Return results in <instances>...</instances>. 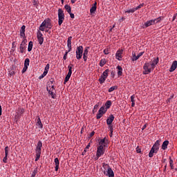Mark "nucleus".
Wrapping results in <instances>:
<instances>
[{
    "label": "nucleus",
    "mask_w": 177,
    "mask_h": 177,
    "mask_svg": "<svg viewBox=\"0 0 177 177\" xmlns=\"http://www.w3.org/2000/svg\"><path fill=\"white\" fill-rule=\"evenodd\" d=\"M26 26L23 25L20 29V37H26Z\"/></svg>",
    "instance_id": "nucleus-14"
},
{
    "label": "nucleus",
    "mask_w": 177,
    "mask_h": 177,
    "mask_svg": "<svg viewBox=\"0 0 177 177\" xmlns=\"http://www.w3.org/2000/svg\"><path fill=\"white\" fill-rule=\"evenodd\" d=\"M55 164V171H59V165H60V162L59 161V158H55L54 160Z\"/></svg>",
    "instance_id": "nucleus-16"
},
{
    "label": "nucleus",
    "mask_w": 177,
    "mask_h": 177,
    "mask_svg": "<svg viewBox=\"0 0 177 177\" xmlns=\"http://www.w3.org/2000/svg\"><path fill=\"white\" fill-rule=\"evenodd\" d=\"M63 21H64V11L62 8L58 10V24L59 26H62L63 24Z\"/></svg>",
    "instance_id": "nucleus-4"
},
{
    "label": "nucleus",
    "mask_w": 177,
    "mask_h": 177,
    "mask_svg": "<svg viewBox=\"0 0 177 177\" xmlns=\"http://www.w3.org/2000/svg\"><path fill=\"white\" fill-rule=\"evenodd\" d=\"M27 68H28V67L27 66H24L22 69V74H24V73H26V71H27Z\"/></svg>",
    "instance_id": "nucleus-53"
},
{
    "label": "nucleus",
    "mask_w": 177,
    "mask_h": 177,
    "mask_svg": "<svg viewBox=\"0 0 177 177\" xmlns=\"http://www.w3.org/2000/svg\"><path fill=\"white\" fill-rule=\"evenodd\" d=\"M30 66V59L26 58L24 61V66L28 67Z\"/></svg>",
    "instance_id": "nucleus-33"
},
{
    "label": "nucleus",
    "mask_w": 177,
    "mask_h": 177,
    "mask_svg": "<svg viewBox=\"0 0 177 177\" xmlns=\"http://www.w3.org/2000/svg\"><path fill=\"white\" fill-rule=\"evenodd\" d=\"M45 76L41 74L39 77V80H42V78H44Z\"/></svg>",
    "instance_id": "nucleus-64"
},
{
    "label": "nucleus",
    "mask_w": 177,
    "mask_h": 177,
    "mask_svg": "<svg viewBox=\"0 0 177 177\" xmlns=\"http://www.w3.org/2000/svg\"><path fill=\"white\" fill-rule=\"evenodd\" d=\"M117 70L118 77H121V75H122V67H121V66H118Z\"/></svg>",
    "instance_id": "nucleus-18"
},
{
    "label": "nucleus",
    "mask_w": 177,
    "mask_h": 177,
    "mask_svg": "<svg viewBox=\"0 0 177 177\" xmlns=\"http://www.w3.org/2000/svg\"><path fill=\"white\" fill-rule=\"evenodd\" d=\"M109 71H110V70H109V69L105 70L103 72L102 76L107 79V77H109Z\"/></svg>",
    "instance_id": "nucleus-23"
},
{
    "label": "nucleus",
    "mask_w": 177,
    "mask_h": 177,
    "mask_svg": "<svg viewBox=\"0 0 177 177\" xmlns=\"http://www.w3.org/2000/svg\"><path fill=\"white\" fill-rule=\"evenodd\" d=\"M36 150H42V141L39 140L37 142Z\"/></svg>",
    "instance_id": "nucleus-20"
},
{
    "label": "nucleus",
    "mask_w": 177,
    "mask_h": 177,
    "mask_svg": "<svg viewBox=\"0 0 177 177\" xmlns=\"http://www.w3.org/2000/svg\"><path fill=\"white\" fill-rule=\"evenodd\" d=\"M169 165L171 167V169H174V160H172V158H171V156L169 157Z\"/></svg>",
    "instance_id": "nucleus-35"
},
{
    "label": "nucleus",
    "mask_w": 177,
    "mask_h": 177,
    "mask_svg": "<svg viewBox=\"0 0 177 177\" xmlns=\"http://www.w3.org/2000/svg\"><path fill=\"white\" fill-rule=\"evenodd\" d=\"M106 59H102L100 62V67H103V66H104V64H106Z\"/></svg>",
    "instance_id": "nucleus-34"
},
{
    "label": "nucleus",
    "mask_w": 177,
    "mask_h": 177,
    "mask_svg": "<svg viewBox=\"0 0 177 177\" xmlns=\"http://www.w3.org/2000/svg\"><path fill=\"white\" fill-rule=\"evenodd\" d=\"M41 37H43L42 32H41V31L38 30V32H37V38H41Z\"/></svg>",
    "instance_id": "nucleus-48"
},
{
    "label": "nucleus",
    "mask_w": 177,
    "mask_h": 177,
    "mask_svg": "<svg viewBox=\"0 0 177 177\" xmlns=\"http://www.w3.org/2000/svg\"><path fill=\"white\" fill-rule=\"evenodd\" d=\"M50 67V65L49 64H47L44 68V71L48 72Z\"/></svg>",
    "instance_id": "nucleus-47"
},
{
    "label": "nucleus",
    "mask_w": 177,
    "mask_h": 177,
    "mask_svg": "<svg viewBox=\"0 0 177 177\" xmlns=\"http://www.w3.org/2000/svg\"><path fill=\"white\" fill-rule=\"evenodd\" d=\"M64 9L66 10V12H68V13H71V7L68 5H65L64 6Z\"/></svg>",
    "instance_id": "nucleus-29"
},
{
    "label": "nucleus",
    "mask_w": 177,
    "mask_h": 177,
    "mask_svg": "<svg viewBox=\"0 0 177 177\" xmlns=\"http://www.w3.org/2000/svg\"><path fill=\"white\" fill-rule=\"evenodd\" d=\"M68 55V52L66 51L65 54L64 55L63 59L64 60H67V55Z\"/></svg>",
    "instance_id": "nucleus-50"
},
{
    "label": "nucleus",
    "mask_w": 177,
    "mask_h": 177,
    "mask_svg": "<svg viewBox=\"0 0 177 177\" xmlns=\"http://www.w3.org/2000/svg\"><path fill=\"white\" fill-rule=\"evenodd\" d=\"M161 20H162V18L161 17H159L156 19H154L153 21H154L155 24H157V23L161 22Z\"/></svg>",
    "instance_id": "nucleus-36"
},
{
    "label": "nucleus",
    "mask_w": 177,
    "mask_h": 177,
    "mask_svg": "<svg viewBox=\"0 0 177 177\" xmlns=\"http://www.w3.org/2000/svg\"><path fill=\"white\" fill-rule=\"evenodd\" d=\"M99 108V105L95 104L94 106V108L93 109V113L95 114V113H96V111H97V109Z\"/></svg>",
    "instance_id": "nucleus-42"
},
{
    "label": "nucleus",
    "mask_w": 177,
    "mask_h": 177,
    "mask_svg": "<svg viewBox=\"0 0 177 177\" xmlns=\"http://www.w3.org/2000/svg\"><path fill=\"white\" fill-rule=\"evenodd\" d=\"M109 125V129L110 131V132H111V133H113V127L111 124H108Z\"/></svg>",
    "instance_id": "nucleus-51"
},
{
    "label": "nucleus",
    "mask_w": 177,
    "mask_h": 177,
    "mask_svg": "<svg viewBox=\"0 0 177 177\" xmlns=\"http://www.w3.org/2000/svg\"><path fill=\"white\" fill-rule=\"evenodd\" d=\"M52 27V21L50 19L47 18L41 23L39 30H40V31H45V28H49V30H50Z\"/></svg>",
    "instance_id": "nucleus-2"
},
{
    "label": "nucleus",
    "mask_w": 177,
    "mask_h": 177,
    "mask_svg": "<svg viewBox=\"0 0 177 177\" xmlns=\"http://www.w3.org/2000/svg\"><path fill=\"white\" fill-rule=\"evenodd\" d=\"M161 141L158 140L156 141V142L153 144V147H151L152 149H153L156 153H158V150H160V142Z\"/></svg>",
    "instance_id": "nucleus-8"
},
{
    "label": "nucleus",
    "mask_w": 177,
    "mask_h": 177,
    "mask_svg": "<svg viewBox=\"0 0 177 177\" xmlns=\"http://www.w3.org/2000/svg\"><path fill=\"white\" fill-rule=\"evenodd\" d=\"M158 62H160V59L158 57H157L156 59H153L152 62L145 63L143 66V74L146 75V74H149V73L152 72L153 70L156 68V66L158 64Z\"/></svg>",
    "instance_id": "nucleus-1"
},
{
    "label": "nucleus",
    "mask_w": 177,
    "mask_h": 177,
    "mask_svg": "<svg viewBox=\"0 0 177 177\" xmlns=\"http://www.w3.org/2000/svg\"><path fill=\"white\" fill-rule=\"evenodd\" d=\"M39 158H41V156L36 155L35 161H38L39 160Z\"/></svg>",
    "instance_id": "nucleus-58"
},
{
    "label": "nucleus",
    "mask_w": 177,
    "mask_h": 177,
    "mask_svg": "<svg viewBox=\"0 0 177 177\" xmlns=\"http://www.w3.org/2000/svg\"><path fill=\"white\" fill-rule=\"evenodd\" d=\"M109 145V140L106 138L101 139L99 142V146H103V147H106Z\"/></svg>",
    "instance_id": "nucleus-9"
},
{
    "label": "nucleus",
    "mask_w": 177,
    "mask_h": 177,
    "mask_svg": "<svg viewBox=\"0 0 177 177\" xmlns=\"http://www.w3.org/2000/svg\"><path fill=\"white\" fill-rule=\"evenodd\" d=\"M114 115L111 114L109 118L106 119V124L107 125H111L113 124V121H114Z\"/></svg>",
    "instance_id": "nucleus-12"
},
{
    "label": "nucleus",
    "mask_w": 177,
    "mask_h": 177,
    "mask_svg": "<svg viewBox=\"0 0 177 177\" xmlns=\"http://www.w3.org/2000/svg\"><path fill=\"white\" fill-rule=\"evenodd\" d=\"M145 53V52H140L138 53V55L136 56V54L133 52L132 53V57H131V60L132 62H136V60H138L139 59V57L143 56V54Z\"/></svg>",
    "instance_id": "nucleus-7"
},
{
    "label": "nucleus",
    "mask_w": 177,
    "mask_h": 177,
    "mask_svg": "<svg viewBox=\"0 0 177 177\" xmlns=\"http://www.w3.org/2000/svg\"><path fill=\"white\" fill-rule=\"evenodd\" d=\"M9 155V147H5V156H8Z\"/></svg>",
    "instance_id": "nucleus-41"
},
{
    "label": "nucleus",
    "mask_w": 177,
    "mask_h": 177,
    "mask_svg": "<svg viewBox=\"0 0 177 177\" xmlns=\"http://www.w3.org/2000/svg\"><path fill=\"white\" fill-rule=\"evenodd\" d=\"M48 94L50 95L52 99H56V93H54L52 91H48Z\"/></svg>",
    "instance_id": "nucleus-37"
},
{
    "label": "nucleus",
    "mask_w": 177,
    "mask_h": 177,
    "mask_svg": "<svg viewBox=\"0 0 177 177\" xmlns=\"http://www.w3.org/2000/svg\"><path fill=\"white\" fill-rule=\"evenodd\" d=\"M95 135V131H92L89 136H88V139H91V138H92V136H93Z\"/></svg>",
    "instance_id": "nucleus-55"
},
{
    "label": "nucleus",
    "mask_w": 177,
    "mask_h": 177,
    "mask_svg": "<svg viewBox=\"0 0 177 177\" xmlns=\"http://www.w3.org/2000/svg\"><path fill=\"white\" fill-rule=\"evenodd\" d=\"M104 55H109V50L104 49Z\"/></svg>",
    "instance_id": "nucleus-61"
},
{
    "label": "nucleus",
    "mask_w": 177,
    "mask_h": 177,
    "mask_svg": "<svg viewBox=\"0 0 177 177\" xmlns=\"http://www.w3.org/2000/svg\"><path fill=\"white\" fill-rule=\"evenodd\" d=\"M83 59L85 62H86V60H88V55H83Z\"/></svg>",
    "instance_id": "nucleus-59"
},
{
    "label": "nucleus",
    "mask_w": 177,
    "mask_h": 177,
    "mask_svg": "<svg viewBox=\"0 0 177 177\" xmlns=\"http://www.w3.org/2000/svg\"><path fill=\"white\" fill-rule=\"evenodd\" d=\"M106 80H107L106 77H104V76L101 75L98 80L100 84H104Z\"/></svg>",
    "instance_id": "nucleus-22"
},
{
    "label": "nucleus",
    "mask_w": 177,
    "mask_h": 177,
    "mask_svg": "<svg viewBox=\"0 0 177 177\" xmlns=\"http://www.w3.org/2000/svg\"><path fill=\"white\" fill-rule=\"evenodd\" d=\"M176 68H177V61H174L169 71L170 73H174V71H175Z\"/></svg>",
    "instance_id": "nucleus-11"
},
{
    "label": "nucleus",
    "mask_w": 177,
    "mask_h": 177,
    "mask_svg": "<svg viewBox=\"0 0 177 177\" xmlns=\"http://www.w3.org/2000/svg\"><path fill=\"white\" fill-rule=\"evenodd\" d=\"M147 128V124H145L142 127V131H145Z\"/></svg>",
    "instance_id": "nucleus-60"
},
{
    "label": "nucleus",
    "mask_w": 177,
    "mask_h": 177,
    "mask_svg": "<svg viewBox=\"0 0 177 177\" xmlns=\"http://www.w3.org/2000/svg\"><path fill=\"white\" fill-rule=\"evenodd\" d=\"M41 151L42 149H35L36 156H41Z\"/></svg>",
    "instance_id": "nucleus-45"
},
{
    "label": "nucleus",
    "mask_w": 177,
    "mask_h": 177,
    "mask_svg": "<svg viewBox=\"0 0 177 177\" xmlns=\"http://www.w3.org/2000/svg\"><path fill=\"white\" fill-rule=\"evenodd\" d=\"M154 153H157V152H156L155 150H153V149H152L151 148V150H150V151H149V158H152L153 156H154Z\"/></svg>",
    "instance_id": "nucleus-26"
},
{
    "label": "nucleus",
    "mask_w": 177,
    "mask_h": 177,
    "mask_svg": "<svg viewBox=\"0 0 177 177\" xmlns=\"http://www.w3.org/2000/svg\"><path fill=\"white\" fill-rule=\"evenodd\" d=\"M131 102H135V95H133L131 96Z\"/></svg>",
    "instance_id": "nucleus-56"
},
{
    "label": "nucleus",
    "mask_w": 177,
    "mask_h": 177,
    "mask_svg": "<svg viewBox=\"0 0 177 177\" xmlns=\"http://www.w3.org/2000/svg\"><path fill=\"white\" fill-rule=\"evenodd\" d=\"M3 162H4L5 164L8 162V156H5V157L3 158Z\"/></svg>",
    "instance_id": "nucleus-54"
},
{
    "label": "nucleus",
    "mask_w": 177,
    "mask_h": 177,
    "mask_svg": "<svg viewBox=\"0 0 177 177\" xmlns=\"http://www.w3.org/2000/svg\"><path fill=\"white\" fill-rule=\"evenodd\" d=\"M82 53H84V47L82 46H80L76 49V58L77 60L82 59Z\"/></svg>",
    "instance_id": "nucleus-5"
},
{
    "label": "nucleus",
    "mask_w": 177,
    "mask_h": 177,
    "mask_svg": "<svg viewBox=\"0 0 177 177\" xmlns=\"http://www.w3.org/2000/svg\"><path fill=\"white\" fill-rule=\"evenodd\" d=\"M37 124L39 126V128H40V129H42V128H44V125L42 124V122L41 121L40 118H37Z\"/></svg>",
    "instance_id": "nucleus-19"
},
{
    "label": "nucleus",
    "mask_w": 177,
    "mask_h": 177,
    "mask_svg": "<svg viewBox=\"0 0 177 177\" xmlns=\"http://www.w3.org/2000/svg\"><path fill=\"white\" fill-rule=\"evenodd\" d=\"M134 12H136V9L135 8L126 10L125 13H133Z\"/></svg>",
    "instance_id": "nucleus-38"
},
{
    "label": "nucleus",
    "mask_w": 177,
    "mask_h": 177,
    "mask_svg": "<svg viewBox=\"0 0 177 177\" xmlns=\"http://www.w3.org/2000/svg\"><path fill=\"white\" fill-rule=\"evenodd\" d=\"M21 44L23 45H27V40L24 39Z\"/></svg>",
    "instance_id": "nucleus-57"
},
{
    "label": "nucleus",
    "mask_w": 177,
    "mask_h": 177,
    "mask_svg": "<svg viewBox=\"0 0 177 177\" xmlns=\"http://www.w3.org/2000/svg\"><path fill=\"white\" fill-rule=\"evenodd\" d=\"M136 151H137V153H142V149L139 148V147H137Z\"/></svg>",
    "instance_id": "nucleus-52"
},
{
    "label": "nucleus",
    "mask_w": 177,
    "mask_h": 177,
    "mask_svg": "<svg viewBox=\"0 0 177 177\" xmlns=\"http://www.w3.org/2000/svg\"><path fill=\"white\" fill-rule=\"evenodd\" d=\"M102 117H103V113L98 112V113L97 114V116H96L97 120H100V118H102Z\"/></svg>",
    "instance_id": "nucleus-43"
},
{
    "label": "nucleus",
    "mask_w": 177,
    "mask_h": 177,
    "mask_svg": "<svg viewBox=\"0 0 177 177\" xmlns=\"http://www.w3.org/2000/svg\"><path fill=\"white\" fill-rule=\"evenodd\" d=\"M168 145H169V141H164L162 144V150H167L168 149Z\"/></svg>",
    "instance_id": "nucleus-15"
},
{
    "label": "nucleus",
    "mask_w": 177,
    "mask_h": 177,
    "mask_svg": "<svg viewBox=\"0 0 177 177\" xmlns=\"http://www.w3.org/2000/svg\"><path fill=\"white\" fill-rule=\"evenodd\" d=\"M105 109L106 110H109V109H110V107H111V100H108L106 101V102L105 103Z\"/></svg>",
    "instance_id": "nucleus-21"
},
{
    "label": "nucleus",
    "mask_w": 177,
    "mask_h": 177,
    "mask_svg": "<svg viewBox=\"0 0 177 177\" xmlns=\"http://www.w3.org/2000/svg\"><path fill=\"white\" fill-rule=\"evenodd\" d=\"M89 49V47H86L85 49H84V53L83 55H86V56H88V50Z\"/></svg>",
    "instance_id": "nucleus-46"
},
{
    "label": "nucleus",
    "mask_w": 177,
    "mask_h": 177,
    "mask_svg": "<svg viewBox=\"0 0 177 177\" xmlns=\"http://www.w3.org/2000/svg\"><path fill=\"white\" fill-rule=\"evenodd\" d=\"M37 174H38V168L36 167L32 171L31 177H35V175H37Z\"/></svg>",
    "instance_id": "nucleus-39"
},
{
    "label": "nucleus",
    "mask_w": 177,
    "mask_h": 177,
    "mask_svg": "<svg viewBox=\"0 0 177 177\" xmlns=\"http://www.w3.org/2000/svg\"><path fill=\"white\" fill-rule=\"evenodd\" d=\"M32 41H30L28 44V52H31L32 50Z\"/></svg>",
    "instance_id": "nucleus-31"
},
{
    "label": "nucleus",
    "mask_w": 177,
    "mask_h": 177,
    "mask_svg": "<svg viewBox=\"0 0 177 177\" xmlns=\"http://www.w3.org/2000/svg\"><path fill=\"white\" fill-rule=\"evenodd\" d=\"M73 39V37L70 36L68 38V40H67V47L68 48H71V40Z\"/></svg>",
    "instance_id": "nucleus-25"
},
{
    "label": "nucleus",
    "mask_w": 177,
    "mask_h": 177,
    "mask_svg": "<svg viewBox=\"0 0 177 177\" xmlns=\"http://www.w3.org/2000/svg\"><path fill=\"white\" fill-rule=\"evenodd\" d=\"M39 45H42L44 44V37H37Z\"/></svg>",
    "instance_id": "nucleus-40"
},
{
    "label": "nucleus",
    "mask_w": 177,
    "mask_h": 177,
    "mask_svg": "<svg viewBox=\"0 0 177 177\" xmlns=\"http://www.w3.org/2000/svg\"><path fill=\"white\" fill-rule=\"evenodd\" d=\"M71 77V74L70 73H68L66 75V76L65 77V79H64V84H66V82H68V81L70 80V78Z\"/></svg>",
    "instance_id": "nucleus-28"
},
{
    "label": "nucleus",
    "mask_w": 177,
    "mask_h": 177,
    "mask_svg": "<svg viewBox=\"0 0 177 177\" xmlns=\"http://www.w3.org/2000/svg\"><path fill=\"white\" fill-rule=\"evenodd\" d=\"M69 15L71 16V19H74L75 16L73 13L70 12Z\"/></svg>",
    "instance_id": "nucleus-62"
},
{
    "label": "nucleus",
    "mask_w": 177,
    "mask_h": 177,
    "mask_svg": "<svg viewBox=\"0 0 177 177\" xmlns=\"http://www.w3.org/2000/svg\"><path fill=\"white\" fill-rule=\"evenodd\" d=\"M144 5H145L144 3L140 4L138 6H137L136 8H134L136 9V10H138L140 9L141 8H143Z\"/></svg>",
    "instance_id": "nucleus-49"
},
{
    "label": "nucleus",
    "mask_w": 177,
    "mask_h": 177,
    "mask_svg": "<svg viewBox=\"0 0 177 177\" xmlns=\"http://www.w3.org/2000/svg\"><path fill=\"white\" fill-rule=\"evenodd\" d=\"M48 71H44L43 73V75H44V77H46V75L48 74Z\"/></svg>",
    "instance_id": "nucleus-63"
},
{
    "label": "nucleus",
    "mask_w": 177,
    "mask_h": 177,
    "mask_svg": "<svg viewBox=\"0 0 177 177\" xmlns=\"http://www.w3.org/2000/svg\"><path fill=\"white\" fill-rule=\"evenodd\" d=\"M97 156L102 157L104 154V147L103 146H98L97 148Z\"/></svg>",
    "instance_id": "nucleus-6"
},
{
    "label": "nucleus",
    "mask_w": 177,
    "mask_h": 177,
    "mask_svg": "<svg viewBox=\"0 0 177 177\" xmlns=\"http://www.w3.org/2000/svg\"><path fill=\"white\" fill-rule=\"evenodd\" d=\"M96 9H97V6H92V7L90 9V13H95L96 12Z\"/></svg>",
    "instance_id": "nucleus-32"
},
{
    "label": "nucleus",
    "mask_w": 177,
    "mask_h": 177,
    "mask_svg": "<svg viewBox=\"0 0 177 177\" xmlns=\"http://www.w3.org/2000/svg\"><path fill=\"white\" fill-rule=\"evenodd\" d=\"M118 89V86H113L111 88H109L108 92H113V91H115Z\"/></svg>",
    "instance_id": "nucleus-30"
},
{
    "label": "nucleus",
    "mask_w": 177,
    "mask_h": 177,
    "mask_svg": "<svg viewBox=\"0 0 177 177\" xmlns=\"http://www.w3.org/2000/svg\"><path fill=\"white\" fill-rule=\"evenodd\" d=\"M49 91H51V92H53L55 91V85H51V87L49 89V87H47V91L49 92Z\"/></svg>",
    "instance_id": "nucleus-44"
},
{
    "label": "nucleus",
    "mask_w": 177,
    "mask_h": 177,
    "mask_svg": "<svg viewBox=\"0 0 177 177\" xmlns=\"http://www.w3.org/2000/svg\"><path fill=\"white\" fill-rule=\"evenodd\" d=\"M154 24H156L154 22V19H151L145 22L144 26L146 28H147V27H150V26H154Z\"/></svg>",
    "instance_id": "nucleus-13"
},
{
    "label": "nucleus",
    "mask_w": 177,
    "mask_h": 177,
    "mask_svg": "<svg viewBox=\"0 0 177 177\" xmlns=\"http://www.w3.org/2000/svg\"><path fill=\"white\" fill-rule=\"evenodd\" d=\"M102 168H104V175L109 177H114V171L111 169V167L109 165V164L103 163Z\"/></svg>",
    "instance_id": "nucleus-3"
},
{
    "label": "nucleus",
    "mask_w": 177,
    "mask_h": 177,
    "mask_svg": "<svg viewBox=\"0 0 177 177\" xmlns=\"http://www.w3.org/2000/svg\"><path fill=\"white\" fill-rule=\"evenodd\" d=\"M27 48V44H21L20 45L19 47V50L21 52V53H24V50H26V49Z\"/></svg>",
    "instance_id": "nucleus-17"
},
{
    "label": "nucleus",
    "mask_w": 177,
    "mask_h": 177,
    "mask_svg": "<svg viewBox=\"0 0 177 177\" xmlns=\"http://www.w3.org/2000/svg\"><path fill=\"white\" fill-rule=\"evenodd\" d=\"M106 111H107V109H106L104 106H102L99 109L98 113H101L102 114H106Z\"/></svg>",
    "instance_id": "nucleus-27"
},
{
    "label": "nucleus",
    "mask_w": 177,
    "mask_h": 177,
    "mask_svg": "<svg viewBox=\"0 0 177 177\" xmlns=\"http://www.w3.org/2000/svg\"><path fill=\"white\" fill-rule=\"evenodd\" d=\"M122 52H124L122 50H118L115 54V59L119 62H121L122 59Z\"/></svg>",
    "instance_id": "nucleus-10"
},
{
    "label": "nucleus",
    "mask_w": 177,
    "mask_h": 177,
    "mask_svg": "<svg viewBox=\"0 0 177 177\" xmlns=\"http://www.w3.org/2000/svg\"><path fill=\"white\" fill-rule=\"evenodd\" d=\"M73 67H74V65L72 64H70L68 66V74H73Z\"/></svg>",
    "instance_id": "nucleus-24"
}]
</instances>
